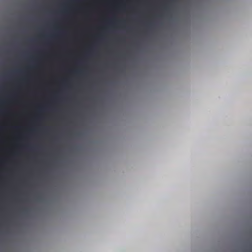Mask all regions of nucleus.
I'll list each match as a JSON object with an SVG mask.
<instances>
[{
    "label": "nucleus",
    "instance_id": "nucleus-1",
    "mask_svg": "<svg viewBox=\"0 0 252 252\" xmlns=\"http://www.w3.org/2000/svg\"><path fill=\"white\" fill-rule=\"evenodd\" d=\"M149 26H152V24H149Z\"/></svg>",
    "mask_w": 252,
    "mask_h": 252
}]
</instances>
